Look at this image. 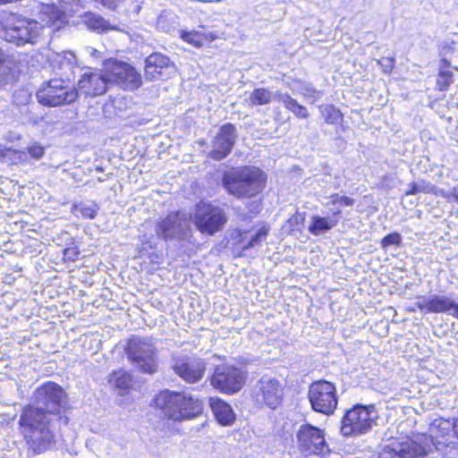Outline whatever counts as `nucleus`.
<instances>
[{"instance_id": "nucleus-1", "label": "nucleus", "mask_w": 458, "mask_h": 458, "mask_svg": "<svg viewBox=\"0 0 458 458\" xmlns=\"http://www.w3.org/2000/svg\"><path fill=\"white\" fill-rule=\"evenodd\" d=\"M38 407L23 410L19 424L21 433L33 454H41L55 445V433L51 429L47 413H59L65 403V394L55 383L47 382L34 393Z\"/></svg>"}, {"instance_id": "nucleus-2", "label": "nucleus", "mask_w": 458, "mask_h": 458, "mask_svg": "<svg viewBox=\"0 0 458 458\" xmlns=\"http://www.w3.org/2000/svg\"><path fill=\"white\" fill-rule=\"evenodd\" d=\"M51 62L55 73L61 78L50 80L38 89V102L48 106L73 103L78 98V90L70 86L69 81L75 69V56L72 54H56Z\"/></svg>"}, {"instance_id": "nucleus-3", "label": "nucleus", "mask_w": 458, "mask_h": 458, "mask_svg": "<svg viewBox=\"0 0 458 458\" xmlns=\"http://www.w3.org/2000/svg\"><path fill=\"white\" fill-rule=\"evenodd\" d=\"M39 21H41L39 19ZM2 34L8 42L17 46L37 44L45 35H50L57 30H53L47 22L22 17L10 13H4L0 21Z\"/></svg>"}, {"instance_id": "nucleus-4", "label": "nucleus", "mask_w": 458, "mask_h": 458, "mask_svg": "<svg viewBox=\"0 0 458 458\" xmlns=\"http://www.w3.org/2000/svg\"><path fill=\"white\" fill-rule=\"evenodd\" d=\"M154 404L162 411L165 417L177 422L192 420L203 411L202 403L198 398L168 389L157 394Z\"/></svg>"}, {"instance_id": "nucleus-5", "label": "nucleus", "mask_w": 458, "mask_h": 458, "mask_svg": "<svg viewBox=\"0 0 458 458\" xmlns=\"http://www.w3.org/2000/svg\"><path fill=\"white\" fill-rule=\"evenodd\" d=\"M265 173L255 166L234 167L224 173L225 189L236 198H250L259 194L266 182Z\"/></svg>"}, {"instance_id": "nucleus-6", "label": "nucleus", "mask_w": 458, "mask_h": 458, "mask_svg": "<svg viewBox=\"0 0 458 458\" xmlns=\"http://www.w3.org/2000/svg\"><path fill=\"white\" fill-rule=\"evenodd\" d=\"M457 443L437 440L424 437L422 443L403 441V458H455Z\"/></svg>"}, {"instance_id": "nucleus-7", "label": "nucleus", "mask_w": 458, "mask_h": 458, "mask_svg": "<svg viewBox=\"0 0 458 458\" xmlns=\"http://www.w3.org/2000/svg\"><path fill=\"white\" fill-rule=\"evenodd\" d=\"M125 351L128 359L142 372L154 374L157 371V349L150 339L134 335L129 340Z\"/></svg>"}, {"instance_id": "nucleus-8", "label": "nucleus", "mask_w": 458, "mask_h": 458, "mask_svg": "<svg viewBox=\"0 0 458 458\" xmlns=\"http://www.w3.org/2000/svg\"><path fill=\"white\" fill-rule=\"evenodd\" d=\"M192 221L201 233L214 235L224 228L227 216L223 208L201 201L195 207Z\"/></svg>"}, {"instance_id": "nucleus-9", "label": "nucleus", "mask_w": 458, "mask_h": 458, "mask_svg": "<svg viewBox=\"0 0 458 458\" xmlns=\"http://www.w3.org/2000/svg\"><path fill=\"white\" fill-rule=\"evenodd\" d=\"M377 417L374 406L356 404L343 417L341 433L345 437L365 434L371 428Z\"/></svg>"}, {"instance_id": "nucleus-10", "label": "nucleus", "mask_w": 458, "mask_h": 458, "mask_svg": "<svg viewBox=\"0 0 458 458\" xmlns=\"http://www.w3.org/2000/svg\"><path fill=\"white\" fill-rule=\"evenodd\" d=\"M308 398L312 410L316 412L332 415L338 404L335 386L327 380H318L310 384Z\"/></svg>"}, {"instance_id": "nucleus-11", "label": "nucleus", "mask_w": 458, "mask_h": 458, "mask_svg": "<svg viewBox=\"0 0 458 458\" xmlns=\"http://www.w3.org/2000/svg\"><path fill=\"white\" fill-rule=\"evenodd\" d=\"M247 372L233 365L217 366L211 377L214 388L225 394H235L244 386Z\"/></svg>"}, {"instance_id": "nucleus-12", "label": "nucleus", "mask_w": 458, "mask_h": 458, "mask_svg": "<svg viewBox=\"0 0 458 458\" xmlns=\"http://www.w3.org/2000/svg\"><path fill=\"white\" fill-rule=\"evenodd\" d=\"M252 397L258 405L276 409L283 398V386L276 378L265 375L253 386Z\"/></svg>"}, {"instance_id": "nucleus-13", "label": "nucleus", "mask_w": 458, "mask_h": 458, "mask_svg": "<svg viewBox=\"0 0 458 458\" xmlns=\"http://www.w3.org/2000/svg\"><path fill=\"white\" fill-rule=\"evenodd\" d=\"M64 4L63 9H60L55 4H42L38 13V19L42 22L53 28V30H60L68 22V14L70 12H76V7L79 6V0H60Z\"/></svg>"}, {"instance_id": "nucleus-14", "label": "nucleus", "mask_w": 458, "mask_h": 458, "mask_svg": "<svg viewBox=\"0 0 458 458\" xmlns=\"http://www.w3.org/2000/svg\"><path fill=\"white\" fill-rule=\"evenodd\" d=\"M107 71L109 83H115L123 89L134 90L141 85L140 74L126 63L113 62Z\"/></svg>"}, {"instance_id": "nucleus-15", "label": "nucleus", "mask_w": 458, "mask_h": 458, "mask_svg": "<svg viewBox=\"0 0 458 458\" xmlns=\"http://www.w3.org/2000/svg\"><path fill=\"white\" fill-rule=\"evenodd\" d=\"M297 437L301 449L307 454H325L328 452L324 433L317 427L310 424L301 426Z\"/></svg>"}, {"instance_id": "nucleus-16", "label": "nucleus", "mask_w": 458, "mask_h": 458, "mask_svg": "<svg viewBox=\"0 0 458 458\" xmlns=\"http://www.w3.org/2000/svg\"><path fill=\"white\" fill-rule=\"evenodd\" d=\"M189 227L188 218L181 212L170 213L156 225V234L158 239L181 238Z\"/></svg>"}, {"instance_id": "nucleus-17", "label": "nucleus", "mask_w": 458, "mask_h": 458, "mask_svg": "<svg viewBox=\"0 0 458 458\" xmlns=\"http://www.w3.org/2000/svg\"><path fill=\"white\" fill-rule=\"evenodd\" d=\"M236 139V129L231 123L223 125L212 141L209 157L215 160H222L232 151Z\"/></svg>"}, {"instance_id": "nucleus-18", "label": "nucleus", "mask_w": 458, "mask_h": 458, "mask_svg": "<svg viewBox=\"0 0 458 458\" xmlns=\"http://www.w3.org/2000/svg\"><path fill=\"white\" fill-rule=\"evenodd\" d=\"M174 71V64L162 54L154 53L145 60V75L149 81L163 80L169 77Z\"/></svg>"}, {"instance_id": "nucleus-19", "label": "nucleus", "mask_w": 458, "mask_h": 458, "mask_svg": "<svg viewBox=\"0 0 458 458\" xmlns=\"http://www.w3.org/2000/svg\"><path fill=\"white\" fill-rule=\"evenodd\" d=\"M174 371L187 383L199 382L206 371V362L201 359L177 360L173 366Z\"/></svg>"}, {"instance_id": "nucleus-20", "label": "nucleus", "mask_w": 458, "mask_h": 458, "mask_svg": "<svg viewBox=\"0 0 458 458\" xmlns=\"http://www.w3.org/2000/svg\"><path fill=\"white\" fill-rule=\"evenodd\" d=\"M107 83H109L108 71H106V74L98 72H89L81 75L78 87L86 95L98 96L106 92Z\"/></svg>"}, {"instance_id": "nucleus-21", "label": "nucleus", "mask_w": 458, "mask_h": 458, "mask_svg": "<svg viewBox=\"0 0 458 458\" xmlns=\"http://www.w3.org/2000/svg\"><path fill=\"white\" fill-rule=\"evenodd\" d=\"M456 302L451 297L432 294L423 297L418 301L419 309L425 313H450L454 311Z\"/></svg>"}, {"instance_id": "nucleus-22", "label": "nucleus", "mask_w": 458, "mask_h": 458, "mask_svg": "<svg viewBox=\"0 0 458 458\" xmlns=\"http://www.w3.org/2000/svg\"><path fill=\"white\" fill-rule=\"evenodd\" d=\"M209 404L214 416L223 426H230L235 420V413L229 403L224 400L215 397L210 398Z\"/></svg>"}, {"instance_id": "nucleus-23", "label": "nucleus", "mask_w": 458, "mask_h": 458, "mask_svg": "<svg viewBox=\"0 0 458 458\" xmlns=\"http://www.w3.org/2000/svg\"><path fill=\"white\" fill-rule=\"evenodd\" d=\"M19 72L20 69L13 56L5 55L0 48V84L14 81Z\"/></svg>"}, {"instance_id": "nucleus-24", "label": "nucleus", "mask_w": 458, "mask_h": 458, "mask_svg": "<svg viewBox=\"0 0 458 458\" xmlns=\"http://www.w3.org/2000/svg\"><path fill=\"white\" fill-rule=\"evenodd\" d=\"M338 223V218L330 217L329 216H321L318 215H313L310 217V223L308 230L311 234L318 236L330 231L335 227Z\"/></svg>"}, {"instance_id": "nucleus-25", "label": "nucleus", "mask_w": 458, "mask_h": 458, "mask_svg": "<svg viewBox=\"0 0 458 458\" xmlns=\"http://www.w3.org/2000/svg\"><path fill=\"white\" fill-rule=\"evenodd\" d=\"M354 203L355 200L353 199L335 193L328 198V201L324 203V207L328 209L330 217L339 219V216L342 214V208L344 207H352Z\"/></svg>"}, {"instance_id": "nucleus-26", "label": "nucleus", "mask_w": 458, "mask_h": 458, "mask_svg": "<svg viewBox=\"0 0 458 458\" xmlns=\"http://www.w3.org/2000/svg\"><path fill=\"white\" fill-rule=\"evenodd\" d=\"M178 35L183 41L196 47H203L215 39L212 33H205L203 31H186L181 30H178Z\"/></svg>"}, {"instance_id": "nucleus-27", "label": "nucleus", "mask_w": 458, "mask_h": 458, "mask_svg": "<svg viewBox=\"0 0 458 458\" xmlns=\"http://www.w3.org/2000/svg\"><path fill=\"white\" fill-rule=\"evenodd\" d=\"M157 29L166 33H178L179 21L177 15L170 11L162 12L157 19Z\"/></svg>"}, {"instance_id": "nucleus-28", "label": "nucleus", "mask_w": 458, "mask_h": 458, "mask_svg": "<svg viewBox=\"0 0 458 458\" xmlns=\"http://www.w3.org/2000/svg\"><path fill=\"white\" fill-rule=\"evenodd\" d=\"M108 382L119 391L120 394H123L131 388L132 376L123 369L115 370L109 375Z\"/></svg>"}, {"instance_id": "nucleus-29", "label": "nucleus", "mask_w": 458, "mask_h": 458, "mask_svg": "<svg viewBox=\"0 0 458 458\" xmlns=\"http://www.w3.org/2000/svg\"><path fill=\"white\" fill-rule=\"evenodd\" d=\"M83 21L89 30L98 32H105L115 29V27L111 26L104 18L92 13H86L83 17Z\"/></svg>"}, {"instance_id": "nucleus-30", "label": "nucleus", "mask_w": 458, "mask_h": 458, "mask_svg": "<svg viewBox=\"0 0 458 458\" xmlns=\"http://www.w3.org/2000/svg\"><path fill=\"white\" fill-rule=\"evenodd\" d=\"M443 64L441 65L437 80V85L439 90H446L451 83L454 81V72L449 70L450 63L443 59Z\"/></svg>"}, {"instance_id": "nucleus-31", "label": "nucleus", "mask_w": 458, "mask_h": 458, "mask_svg": "<svg viewBox=\"0 0 458 458\" xmlns=\"http://www.w3.org/2000/svg\"><path fill=\"white\" fill-rule=\"evenodd\" d=\"M276 93L273 94L267 89L259 88L255 89L250 95V101L253 106H261L270 103L275 99Z\"/></svg>"}, {"instance_id": "nucleus-32", "label": "nucleus", "mask_w": 458, "mask_h": 458, "mask_svg": "<svg viewBox=\"0 0 458 458\" xmlns=\"http://www.w3.org/2000/svg\"><path fill=\"white\" fill-rule=\"evenodd\" d=\"M98 210V207L96 203H78L72 205V213L79 216H82L83 218L93 219L95 218Z\"/></svg>"}, {"instance_id": "nucleus-33", "label": "nucleus", "mask_w": 458, "mask_h": 458, "mask_svg": "<svg viewBox=\"0 0 458 458\" xmlns=\"http://www.w3.org/2000/svg\"><path fill=\"white\" fill-rule=\"evenodd\" d=\"M319 112L328 124H337L343 120V114L340 110L333 105L319 106Z\"/></svg>"}, {"instance_id": "nucleus-34", "label": "nucleus", "mask_w": 458, "mask_h": 458, "mask_svg": "<svg viewBox=\"0 0 458 458\" xmlns=\"http://www.w3.org/2000/svg\"><path fill=\"white\" fill-rule=\"evenodd\" d=\"M8 165H27L29 157L26 150L10 148L5 162Z\"/></svg>"}, {"instance_id": "nucleus-35", "label": "nucleus", "mask_w": 458, "mask_h": 458, "mask_svg": "<svg viewBox=\"0 0 458 458\" xmlns=\"http://www.w3.org/2000/svg\"><path fill=\"white\" fill-rule=\"evenodd\" d=\"M275 99L282 103L284 107L291 112H293V110L299 105V103L287 93L276 91Z\"/></svg>"}, {"instance_id": "nucleus-36", "label": "nucleus", "mask_w": 458, "mask_h": 458, "mask_svg": "<svg viewBox=\"0 0 458 458\" xmlns=\"http://www.w3.org/2000/svg\"><path fill=\"white\" fill-rule=\"evenodd\" d=\"M25 150L29 158L30 157L35 160L41 159L45 155V148L37 142L30 145Z\"/></svg>"}, {"instance_id": "nucleus-37", "label": "nucleus", "mask_w": 458, "mask_h": 458, "mask_svg": "<svg viewBox=\"0 0 458 458\" xmlns=\"http://www.w3.org/2000/svg\"><path fill=\"white\" fill-rule=\"evenodd\" d=\"M432 183L424 180H419L412 183L411 189L406 191V194H416L419 192L429 193Z\"/></svg>"}, {"instance_id": "nucleus-38", "label": "nucleus", "mask_w": 458, "mask_h": 458, "mask_svg": "<svg viewBox=\"0 0 458 458\" xmlns=\"http://www.w3.org/2000/svg\"><path fill=\"white\" fill-rule=\"evenodd\" d=\"M268 233V229L265 226L259 229V231L253 235L245 248H251L259 245L263 241L266 240Z\"/></svg>"}, {"instance_id": "nucleus-39", "label": "nucleus", "mask_w": 458, "mask_h": 458, "mask_svg": "<svg viewBox=\"0 0 458 458\" xmlns=\"http://www.w3.org/2000/svg\"><path fill=\"white\" fill-rule=\"evenodd\" d=\"M370 458H401V451L386 446L380 453L372 454Z\"/></svg>"}, {"instance_id": "nucleus-40", "label": "nucleus", "mask_w": 458, "mask_h": 458, "mask_svg": "<svg viewBox=\"0 0 458 458\" xmlns=\"http://www.w3.org/2000/svg\"><path fill=\"white\" fill-rule=\"evenodd\" d=\"M301 93L307 98L312 99V101H316L320 98V92L315 89L310 84H303L301 87Z\"/></svg>"}, {"instance_id": "nucleus-41", "label": "nucleus", "mask_w": 458, "mask_h": 458, "mask_svg": "<svg viewBox=\"0 0 458 458\" xmlns=\"http://www.w3.org/2000/svg\"><path fill=\"white\" fill-rule=\"evenodd\" d=\"M401 242V236L399 233H392L386 236L382 240L383 247L386 248V250H389L391 247L397 246Z\"/></svg>"}, {"instance_id": "nucleus-42", "label": "nucleus", "mask_w": 458, "mask_h": 458, "mask_svg": "<svg viewBox=\"0 0 458 458\" xmlns=\"http://www.w3.org/2000/svg\"><path fill=\"white\" fill-rule=\"evenodd\" d=\"M304 223V215L301 213H295L288 219V224L293 227L292 230H300L301 226Z\"/></svg>"}, {"instance_id": "nucleus-43", "label": "nucleus", "mask_w": 458, "mask_h": 458, "mask_svg": "<svg viewBox=\"0 0 458 458\" xmlns=\"http://www.w3.org/2000/svg\"><path fill=\"white\" fill-rule=\"evenodd\" d=\"M80 250L77 247H70L64 250V259L68 261H74L78 258Z\"/></svg>"}, {"instance_id": "nucleus-44", "label": "nucleus", "mask_w": 458, "mask_h": 458, "mask_svg": "<svg viewBox=\"0 0 458 458\" xmlns=\"http://www.w3.org/2000/svg\"><path fill=\"white\" fill-rule=\"evenodd\" d=\"M436 428H441L443 431H449L451 428V424L448 420H435L431 424L430 431L433 433Z\"/></svg>"}, {"instance_id": "nucleus-45", "label": "nucleus", "mask_w": 458, "mask_h": 458, "mask_svg": "<svg viewBox=\"0 0 458 458\" xmlns=\"http://www.w3.org/2000/svg\"><path fill=\"white\" fill-rule=\"evenodd\" d=\"M430 194H433L435 196H440V197H443L444 199H445L447 201H449V198H450V190L449 191H445L444 189H441V188H438L437 186H435L434 184H432L431 188H430Z\"/></svg>"}, {"instance_id": "nucleus-46", "label": "nucleus", "mask_w": 458, "mask_h": 458, "mask_svg": "<svg viewBox=\"0 0 458 458\" xmlns=\"http://www.w3.org/2000/svg\"><path fill=\"white\" fill-rule=\"evenodd\" d=\"M296 116L301 118H307L309 116L308 110L305 106L298 105L293 112Z\"/></svg>"}, {"instance_id": "nucleus-47", "label": "nucleus", "mask_w": 458, "mask_h": 458, "mask_svg": "<svg viewBox=\"0 0 458 458\" xmlns=\"http://www.w3.org/2000/svg\"><path fill=\"white\" fill-rule=\"evenodd\" d=\"M448 202H455L458 203V185L453 187L450 190V198Z\"/></svg>"}, {"instance_id": "nucleus-48", "label": "nucleus", "mask_w": 458, "mask_h": 458, "mask_svg": "<svg viewBox=\"0 0 458 458\" xmlns=\"http://www.w3.org/2000/svg\"><path fill=\"white\" fill-rule=\"evenodd\" d=\"M10 148L0 144V161L5 162Z\"/></svg>"}, {"instance_id": "nucleus-49", "label": "nucleus", "mask_w": 458, "mask_h": 458, "mask_svg": "<svg viewBox=\"0 0 458 458\" xmlns=\"http://www.w3.org/2000/svg\"><path fill=\"white\" fill-rule=\"evenodd\" d=\"M119 1L120 0H101V3L108 9H114L117 6Z\"/></svg>"}, {"instance_id": "nucleus-50", "label": "nucleus", "mask_w": 458, "mask_h": 458, "mask_svg": "<svg viewBox=\"0 0 458 458\" xmlns=\"http://www.w3.org/2000/svg\"><path fill=\"white\" fill-rule=\"evenodd\" d=\"M452 315L458 319V303L456 304L455 310Z\"/></svg>"}, {"instance_id": "nucleus-51", "label": "nucleus", "mask_w": 458, "mask_h": 458, "mask_svg": "<svg viewBox=\"0 0 458 458\" xmlns=\"http://www.w3.org/2000/svg\"><path fill=\"white\" fill-rule=\"evenodd\" d=\"M455 434L457 435V437H458V421L456 423L454 424V427H453Z\"/></svg>"}, {"instance_id": "nucleus-52", "label": "nucleus", "mask_w": 458, "mask_h": 458, "mask_svg": "<svg viewBox=\"0 0 458 458\" xmlns=\"http://www.w3.org/2000/svg\"><path fill=\"white\" fill-rule=\"evenodd\" d=\"M411 410V407H403V413H408Z\"/></svg>"}]
</instances>
